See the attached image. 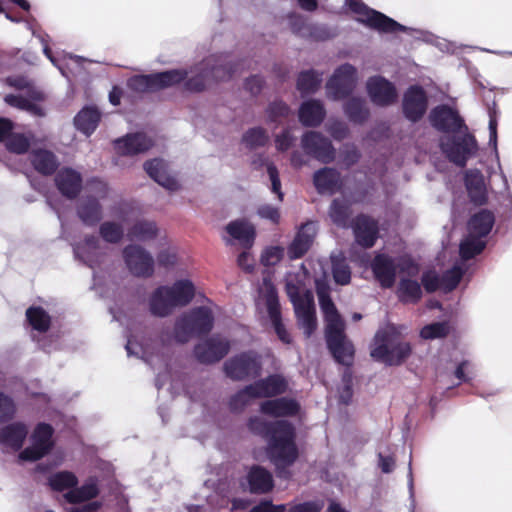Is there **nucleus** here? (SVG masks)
I'll return each mask as SVG.
<instances>
[{
	"label": "nucleus",
	"mask_w": 512,
	"mask_h": 512,
	"mask_svg": "<svg viewBox=\"0 0 512 512\" xmlns=\"http://www.w3.org/2000/svg\"><path fill=\"white\" fill-rule=\"evenodd\" d=\"M194 296L195 287L190 280H178L172 286H160L150 297V312L154 316L166 317L174 308L188 305Z\"/></svg>",
	"instance_id": "nucleus-3"
},
{
	"label": "nucleus",
	"mask_w": 512,
	"mask_h": 512,
	"mask_svg": "<svg viewBox=\"0 0 512 512\" xmlns=\"http://www.w3.org/2000/svg\"><path fill=\"white\" fill-rule=\"evenodd\" d=\"M49 486L52 490L62 492L66 489L72 490L78 484L76 475L70 471H60L49 477Z\"/></svg>",
	"instance_id": "nucleus-45"
},
{
	"label": "nucleus",
	"mask_w": 512,
	"mask_h": 512,
	"mask_svg": "<svg viewBox=\"0 0 512 512\" xmlns=\"http://www.w3.org/2000/svg\"><path fill=\"white\" fill-rule=\"evenodd\" d=\"M15 413V405L13 400L0 392V422H5L11 419Z\"/></svg>",
	"instance_id": "nucleus-60"
},
{
	"label": "nucleus",
	"mask_w": 512,
	"mask_h": 512,
	"mask_svg": "<svg viewBox=\"0 0 512 512\" xmlns=\"http://www.w3.org/2000/svg\"><path fill=\"white\" fill-rule=\"evenodd\" d=\"M486 247L481 237L470 236L460 243L459 254L463 260H470L479 255Z\"/></svg>",
	"instance_id": "nucleus-46"
},
{
	"label": "nucleus",
	"mask_w": 512,
	"mask_h": 512,
	"mask_svg": "<svg viewBox=\"0 0 512 512\" xmlns=\"http://www.w3.org/2000/svg\"><path fill=\"white\" fill-rule=\"evenodd\" d=\"M357 70L351 64H343L338 67L327 82V91L335 100L348 97L355 89Z\"/></svg>",
	"instance_id": "nucleus-13"
},
{
	"label": "nucleus",
	"mask_w": 512,
	"mask_h": 512,
	"mask_svg": "<svg viewBox=\"0 0 512 512\" xmlns=\"http://www.w3.org/2000/svg\"><path fill=\"white\" fill-rule=\"evenodd\" d=\"M322 82V74L313 69L302 71L297 78V89L301 94L314 93Z\"/></svg>",
	"instance_id": "nucleus-43"
},
{
	"label": "nucleus",
	"mask_w": 512,
	"mask_h": 512,
	"mask_svg": "<svg viewBox=\"0 0 512 512\" xmlns=\"http://www.w3.org/2000/svg\"><path fill=\"white\" fill-rule=\"evenodd\" d=\"M374 278L384 289H390L396 281L397 266L394 259L385 253L376 254L371 262Z\"/></svg>",
	"instance_id": "nucleus-19"
},
{
	"label": "nucleus",
	"mask_w": 512,
	"mask_h": 512,
	"mask_svg": "<svg viewBox=\"0 0 512 512\" xmlns=\"http://www.w3.org/2000/svg\"><path fill=\"white\" fill-rule=\"evenodd\" d=\"M465 186L471 202L476 205H483L487 202V192L483 175L479 171H470L466 174Z\"/></svg>",
	"instance_id": "nucleus-34"
},
{
	"label": "nucleus",
	"mask_w": 512,
	"mask_h": 512,
	"mask_svg": "<svg viewBox=\"0 0 512 512\" xmlns=\"http://www.w3.org/2000/svg\"><path fill=\"white\" fill-rule=\"evenodd\" d=\"M318 301L326 321L325 329L345 324L331 296L318 299Z\"/></svg>",
	"instance_id": "nucleus-44"
},
{
	"label": "nucleus",
	"mask_w": 512,
	"mask_h": 512,
	"mask_svg": "<svg viewBox=\"0 0 512 512\" xmlns=\"http://www.w3.org/2000/svg\"><path fill=\"white\" fill-rule=\"evenodd\" d=\"M246 480L252 494H266L274 488L271 472L260 465H253L249 469Z\"/></svg>",
	"instance_id": "nucleus-27"
},
{
	"label": "nucleus",
	"mask_w": 512,
	"mask_h": 512,
	"mask_svg": "<svg viewBox=\"0 0 512 512\" xmlns=\"http://www.w3.org/2000/svg\"><path fill=\"white\" fill-rule=\"evenodd\" d=\"M355 241L361 247L368 249L375 245L379 228L378 222L366 214H359L351 221Z\"/></svg>",
	"instance_id": "nucleus-17"
},
{
	"label": "nucleus",
	"mask_w": 512,
	"mask_h": 512,
	"mask_svg": "<svg viewBox=\"0 0 512 512\" xmlns=\"http://www.w3.org/2000/svg\"><path fill=\"white\" fill-rule=\"evenodd\" d=\"M257 214L263 219L270 220L273 224H279L280 222L279 209L270 204L259 206L257 209Z\"/></svg>",
	"instance_id": "nucleus-63"
},
{
	"label": "nucleus",
	"mask_w": 512,
	"mask_h": 512,
	"mask_svg": "<svg viewBox=\"0 0 512 512\" xmlns=\"http://www.w3.org/2000/svg\"><path fill=\"white\" fill-rule=\"evenodd\" d=\"M429 98L425 89L418 84L409 86L402 97V114L411 123L420 122L427 113Z\"/></svg>",
	"instance_id": "nucleus-9"
},
{
	"label": "nucleus",
	"mask_w": 512,
	"mask_h": 512,
	"mask_svg": "<svg viewBox=\"0 0 512 512\" xmlns=\"http://www.w3.org/2000/svg\"><path fill=\"white\" fill-rule=\"evenodd\" d=\"M326 115L323 104L319 100L311 99L301 104L299 108V121L306 127L319 126Z\"/></svg>",
	"instance_id": "nucleus-29"
},
{
	"label": "nucleus",
	"mask_w": 512,
	"mask_h": 512,
	"mask_svg": "<svg viewBox=\"0 0 512 512\" xmlns=\"http://www.w3.org/2000/svg\"><path fill=\"white\" fill-rule=\"evenodd\" d=\"M344 112L349 121L354 124H363L370 116L366 101L358 97H352L345 102Z\"/></svg>",
	"instance_id": "nucleus-39"
},
{
	"label": "nucleus",
	"mask_w": 512,
	"mask_h": 512,
	"mask_svg": "<svg viewBox=\"0 0 512 512\" xmlns=\"http://www.w3.org/2000/svg\"><path fill=\"white\" fill-rule=\"evenodd\" d=\"M268 121L272 123H281L290 114V107L281 100L271 102L266 109Z\"/></svg>",
	"instance_id": "nucleus-54"
},
{
	"label": "nucleus",
	"mask_w": 512,
	"mask_h": 512,
	"mask_svg": "<svg viewBox=\"0 0 512 512\" xmlns=\"http://www.w3.org/2000/svg\"><path fill=\"white\" fill-rule=\"evenodd\" d=\"M367 92L371 101L381 107L392 105L397 100V91L393 83L381 76L369 78Z\"/></svg>",
	"instance_id": "nucleus-18"
},
{
	"label": "nucleus",
	"mask_w": 512,
	"mask_h": 512,
	"mask_svg": "<svg viewBox=\"0 0 512 512\" xmlns=\"http://www.w3.org/2000/svg\"><path fill=\"white\" fill-rule=\"evenodd\" d=\"M287 389L288 382L281 374H271L248 385V390H253L257 398L276 397L284 394Z\"/></svg>",
	"instance_id": "nucleus-22"
},
{
	"label": "nucleus",
	"mask_w": 512,
	"mask_h": 512,
	"mask_svg": "<svg viewBox=\"0 0 512 512\" xmlns=\"http://www.w3.org/2000/svg\"><path fill=\"white\" fill-rule=\"evenodd\" d=\"M327 348L335 361L344 366H351L354 361L355 349L347 338L345 324L325 329Z\"/></svg>",
	"instance_id": "nucleus-7"
},
{
	"label": "nucleus",
	"mask_w": 512,
	"mask_h": 512,
	"mask_svg": "<svg viewBox=\"0 0 512 512\" xmlns=\"http://www.w3.org/2000/svg\"><path fill=\"white\" fill-rule=\"evenodd\" d=\"M451 332V325L448 321L433 322L425 325L420 330V337L425 340L442 339Z\"/></svg>",
	"instance_id": "nucleus-47"
},
{
	"label": "nucleus",
	"mask_w": 512,
	"mask_h": 512,
	"mask_svg": "<svg viewBox=\"0 0 512 512\" xmlns=\"http://www.w3.org/2000/svg\"><path fill=\"white\" fill-rule=\"evenodd\" d=\"M396 297L403 305H416L423 296L421 284L411 278H401L395 291Z\"/></svg>",
	"instance_id": "nucleus-30"
},
{
	"label": "nucleus",
	"mask_w": 512,
	"mask_h": 512,
	"mask_svg": "<svg viewBox=\"0 0 512 512\" xmlns=\"http://www.w3.org/2000/svg\"><path fill=\"white\" fill-rule=\"evenodd\" d=\"M101 113L96 107L86 106L74 117L75 127L87 136H90L98 127Z\"/></svg>",
	"instance_id": "nucleus-35"
},
{
	"label": "nucleus",
	"mask_w": 512,
	"mask_h": 512,
	"mask_svg": "<svg viewBox=\"0 0 512 512\" xmlns=\"http://www.w3.org/2000/svg\"><path fill=\"white\" fill-rule=\"evenodd\" d=\"M229 350V341L214 335L195 345L194 355L201 364H214L223 359Z\"/></svg>",
	"instance_id": "nucleus-16"
},
{
	"label": "nucleus",
	"mask_w": 512,
	"mask_h": 512,
	"mask_svg": "<svg viewBox=\"0 0 512 512\" xmlns=\"http://www.w3.org/2000/svg\"><path fill=\"white\" fill-rule=\"evenodd\" d=\"M329 215L334 224L338 227L348 228L351 225V205L344 199L336 198L332 201L329 209Z\"/></svg>",
	"instance_id": "nucleus-40"
},
{
	"label": "nucleus",
	"mask_w": 512,
	"mask_h": 512,
	"mask_svg": "<svg viewBox=\"0 0 512 512\" xmlns=\"http://www.w3.org/2000/svg\"><path fill=\"white\" fill-rule=\"evenodd\" d=\"M428 120L430 125L441 133L456 134L467 129L459 112L447 104H440L431 109Z\"/></svg>",
	"instance_id": "nucleus-10"
},
{
	"label": "nucleus",
	"mask_w": 512,
	"mask_h": 512,
	"mask_svg": "<svg viewBox=\"0 0 512 512\" xmlns=\"http://www.w3.org/2000/svg\"><path fill=\"white\" fill-rule=\"evenodd\" d=\"M26 318L31 327L41 333L47 332L51 326V317L41 306L29 307Z\"/></svg>",
	"instance_id": "nucleus-42"
},
{
	"label": "nucleus",
	"mask_w": 512,
	"mask_h": 512,
	"mask_svg": "<svg viewBox=\"0 0 512 512\" xmlns=\"http://www.w3.org/2000/svg\"><path fill=\"white\" fill-rule=\"evenodd\" d=\"M99 494V488L96 482L90 481L84 483L81 487H74L69 490L65 495V499L71 504H77L84 501L94 499Z\"/></svg>",
	"instance_id": "nucleus-41"
},
{
	"label": "nucleus",
	"mask_w": 512,
	"mask_h": 512,
	"mask_svg": "<svg viewBox=\"0 0 512 512\" xmlns=\"http://www.w3.org/2000/svg\"><path fill=\"white\" fill-rule=\"evenodd\" d=\"M409 342L403 341L394 326L379 329L373 339L370 355L388 366H399L411 355Z\"/></svg>",
	"instance_id": "nucleus-2"
},
{
	"label": "nucleus",
	"mask_w": 512,
	"mask_h": 512,
	"mask_svg": "<svg viewBox=\"0 0 512 512\" xmlns=\"http://www.w3.org/2000/svg\"><path fill=\"white\" fill-rule=\"evenodd\" d=\"M261 365L252 352H242L224 363V372L227 377L235 381L247 379L249 376H258Z\"/></svg>",
	"instance_id": "nucleus-15"
},
{
	"label": "nucleus",
	"mask_w": 512,
	"mask_h": 512,
	"mask_svg": "<svg viewBox=\"0 0 512 512\" xmlns=\"http://www.w3.org/2000/svg\"><path fill=\"white\" fill-rule=\"evenodd\" d=\"M256 398L257 397H254L253 390H248L247 385L230 397L229 409L231 412L234 413L242 412L245 409V407L250 403L251 399Z\"/></svg>",
	"instance_id": "nucleus-50"
},
{
	"label": "nucleus",
	"mask_w": 512,
	"mask_h": 512,
	"mask_svg": "<svg viewBox=\"0 0 512 512\" xmlns=\"http://www.w3.org/2000/svg\"><path fill=\"white\" fill-rule=\"evenodd\" d=\"M269 141L267 131L262 127H253L248 129L242 136V142L252 150L258 147H264Z\"/></svg>",
	"instance_id": "nucleus-48"
},
{
	"label": "nucleus",
	"mask_w": 512,
	"mask_h": 512,
	"mask_svg": "<svg viewBox=\"0 0 512 512\" xmlns=\"http://www.w3.org/2000/svg\"><path fill=\"white\" fill-rule=\"evenodd\" d=\"M208 72L203 71L195 76L188 78L184 82V87L190 92H202L206 88Z\"/></svg>",
	"instance_id": "nucleus-57"
},
{
	"label": "nucleus",
	"mask_w": 512,
	"mask_h": 512,
	"mask_svg": "<svg viewBox=\"0 0 512 512\" xmlns=\"http://www.w3.org/2000/svg\"><path fill=\"white\" fill-rule=\"evenodd\" d=\"M28 430L24 423L15 422L0 429V443L14 450H19L27 436Z\"/></svg>",
	"instance_id": "nucleus-32"
},
{
	"label": "nucleus",
	"mask_w": 512,
	"mask_h": 512,
	"mask_svg": "<svg viewBox=\"0 0 512 512\" xmlns=\"http://www.w3.org/2000/svg\"><path fill=\"white\" fill-rule=\"evenodd\" d=\"M153 145V140L143 132L127 134L123 138L114 141L115 150L122 156H134L145 153Z\"/></svg>",
	"instance_id": "nucleus-20"
},
{
	"label": "nucleus",
	"mask_w": 512,
	"mask_h": 512,
	"mask_svg": "<svg viewBox=\"0 0 512 512\" xmlns=\"http://www.w3.org/2000/svg\"><path fill=\"white\" fill-rule=\"evenodd\" d=\"M158 235L156 222L148 220L136 221L127 232V238L131 241L146 242L153 240Z\"/></svg>",
	"instance_id": "nucleus-38"
},
{
	"label": "nucleus",
	"mask_w": 512,
	"mask_h": 512,
	"mask_svg": "<svg viewBox=\"0 0 512 512\" xmlns=\"http://www.w3.org/2000/svg\"><path fill=\"white\" fill-rule=\"evenodd\" d=\"M342 162L346 165V167H351L358 163L361 158V153L357 149V147L353 144L345 145L342 151Z\"/></svg>",
	"instance_id": "nucleus-62"
},
{
	"label": "nucleus",
	"mask_w": 512,
	"mask_h": 512,
	"mask_svg": "<svg viewBox=\"0 0 512 512\" xmlns=\"http://www.w3.org/2000/svg\"><path fill=\"white\" fill-rule=\"evenodd\" d=\"M304 152L314 159L329 164L334 161L336 150L329 138L317 131H307L301 138Z\"/></svg>",
	"instance_id": "nucleus-12"
},
{
	"label": "nucleus",
	"mask_w": 512,
	"mask_h": 512,
	"mask_svg": "<svg viewBox=\"0 0 512 512\" xmlns=\"http://www.w3.org/2000/svg\"><path fill=\"white\" fill-rule=\"evenodd\" d=\"M247 428L253 435L265 440L266 454L275 467L277 477L290 479L292 473L289 468L299 458L295 426L288 420L267 421L252 416L247 421Z\"/></svg>",
	"instance_id": "nucleus-1"
},
{
	"label": "nucleus",
	"mask_w": 512,
	"mask_h": 512,
	"mask_svg": "<svg viewBox=\"0 0 512 512\" xmlns=\"http://www.w3.org/2000/svg\"><path fill=\"white\" fill-rule=\"evenodd\" d=\"M214 326V316L210 308L200 306L191 309L177 318L174 337L178 343H187L192 337L208 335Z\"/></svg>",
	"instance_id": "nucleus-4"
},
{
	"label": "nucleus",
	"mask_w": 512,
	"mask_h": 512,
	"mask_svg": "<svg viewBox=\"0 0 512 512\" xmlns=\"http://www.w3.org/2000/svg\"><path fill=\"white\" fill-rule=\"evenodd\" d=\"M290 27L292 32L296 35L306 36L313 34L312 28L301 15H293L290 17Z\"/></svg>",
	"instance_id": "nucleus-59"
},
{
	"label": "nucleus",
	"mask_w": 512,
	"mask_h": 512,
	"mask_svg": "<svg viewBox=\"0 0 512 512\" xmlns=\"http://www.w3.org/2000/svg\"><path fill=\"white\" fill-rule=\"evenodd\" d=\"M441 150L454 164L464 167L468 159L477 152V142L473 135L465 134L440 143Z\"/></svg>",
	"instance_id": "nucleus-14"
},
{
	"label": "nucleus",
	"mask_w": 512,
	"mask_h": 512,
	"mask_svg": "<svg viewBox=\"0 0 512 512\" xmlns=\"http://www.w3.org/2000/svg\"><path fill=\"white\" fill-rule=\"evenodd\" d=\"M284 257V248L281 246H269L261 254V263L270 267L277 265Z\"/></svg>",
	"instance_id": "nucleus-56"
},
{
	"label": "nucleus",
	"mask_w": 512,
	"mask_h": 512,
	"mask_svg": "<svg viewBox=\"0 0 512 512\" xmlns=\"http://www.w3.org/2000/svg\"><path fill=\"white\" fill-rule=\"evenodd\" d=\"M32 167L43 176H51L56 173L59 161L56 155L47 149H34L29 154Z\"/></svg>",
	"instance_id": "nucleus-28"
},
{
	"label": "nucleus",
	"mask_w": 512,
	"mask_h": 512,
	"mask_svg": "<svg viewBox=\"0 0 512 512\" xmlns=\"http://www.w3.org/2000/svg\"><path fill=\"white\" fill-rule=\"evenodd\" d=\"M421 284L427 293H434L441 289L440 276L435 271H426L421 276Z\"/></svg>",
	"instance_id": "nucleus-58"
},
{
	"label": "nucleus",
	"mask_w": 512,
	"mask_h": 512,
	"mask_svg": "<svg viewBox=\"0 0 512 512\" xmlns=\"http://www.w3.org/2000/svg\"><path fill=\"white\" fill-rule=\"evenodd\" d=\"M332 275L336 284L347 285L351 281V270L344 259H332Z\"/></svg>",
	"instance_id": "nucleus-53"
},
{
	"label": "nucleus",
	"mask_w": 512,
	"mask_h": 512,
	"mask_svg": "<svg viewBox=\"0 0 512 512\" xmlns=\"http://www.w3.org/2000/svg\"><path fill=\"white\" fill-rule=\"evenodd\" d=\"M55 186L62 196L76 199L82 190V176L73 168L64 167L54 177Z\"/></svg>",
	"instance_id": "nucleus-21"
},
{
	"label": "nucleus",
	"mask_w": 512,
	"mask_h": 512,
	"mask_svg": "<svg viewBox=\"0 0 512 512\" xmlns=\"http://www.w3.org/2000/svg\"><path fill=\"white\" fill-rule=\"evenodd\" d=\"M286 505L279 504L275 505L271 500H262L257 505H255L250 512H285Z\"/></svg>",
	"instance_id": "nucleus-64"
},
{
	"label": "nucleus",
	"mask_w": 512,
	"mask_h": 512,
	"mask_svg": "<svg viewBox=\"0 0 512 512\" xmlns=\"http://www.w3.org/2000/svg\"><path fill=\"white\" fill-rule=\"evenodd\" d=\"M77 215L87 226H95L102 219V206L96 197L84 198L77 207Z\"/></svg>",
	"instance_id": "nucleus-33"
},
{
	"label": "nucleus",
	"mask_w": 512,
	"mask_h": 512,
	"mask_svg": "<svg viewBox=\"0 0 512 512\" xmlns=\"http://www.w3.org/2000/svg\"><path fill=\"white\" fill-rule=\"evenodd\" d=\"M494 214L489 210H481L475 213L468 221L469 234L477 237H486L493 228Z\"/></svg>",
	"instance_id": "nucleus-36"
},
{
	"label": "nucleus",
	"mask_w": 512,
	"mask_h": 512,
	"mask_svg": "<svg viewBox=\"0 0 512 512\" xmlns=\"http://www.w3.org/2000/svg\"><path fill=\"white\" fill-rule=\"evenodd\" d=\"M315 237V226L308 222L298 230L295 238L288 246V256L291 260L302 258L312 246Z\"/></svg>",
	"instance_id": "nucleus-26"
},
{
	"label": "nucleus",
	"mask_w": 512,
	"mask_h": 512,
	"mask_svg": "<svg viewBox=\"0 0 512 512\" xmlns=\"http://www.w3.org/2000/svg\"><path fill=\"white\" fill-rule=\"evenodd\" d=\"M122 253L125 264L132 275L140 278H149L153 275L154 259L142 246L129 244Z\"/></svg>",
	"instance_id": "nucleus-11"
},
{
	"label": "nucleus",
	"mask_w": 512,
	"mask_h": 512,
	"mask_svg": "<svg viewBox=\"0 0 512 512\" xmlns=\"http://www.w3.org/2000/svg\"><path fill=\"white\" fill-rule=\"evenodd\" d=\"M267 173L271 181V191L277 195L279 201H283L284 194L281 190L279 171L273 163L267 165Z\"/></svg>",
	"instance_id": "nucleus-61"
},
{
	"label": "nucleus",
	"mask_w": 512,
	"mask_h": 512,
	"mask_svg": "<svg viewBox=\"0 0 512 512\" xmlns=\"http://www.w3.org/2000/svg\"><path fill=\"white\" fill-rule=\"evenodd\" d=\"M298 325L305 334L306 338H310L317 328V319L313 301L305 304H298L294 308Z\"/></svg>",
	"instance_id": "nucleus-37"
},
{
	"label": "nucleus",
	"mask_w": 512,
	"mask_h": 512,
	"mask_svg": "<svg viewBox=\"0 0 512 512\" xmlns=\"http://www.w3.org/2000/svg\"><path fill=\"white\" fill-rule=\"evenodd\" d=\"M99 233L102 239L108 243H119L124 235L122 226L113 221L103 222L99 227Z\"/></svg>",
	"instance_id": "nucleus-49"
},
{
	"label": "nucleus",
	"mask_w": 512,
	"mask_h": 512,
	"mask_svg": "<svg viewBox=\"0 0 512 512\" xmlns=\"http://www.w3.org/2000/svg\"><path fill=\"white\" fill-rule=\"evenodd\" d=\"M143 167L149 177L167 190L177 191L180 188L175 177L168 173V165L164 160L158 158L147 160Z\"/></svg>",
	"instance_id": "nucleus-24"
},
{
	"label": "nucleus",
	"mask_w": 512,
	"mask_h": 512,
	"mask_svg": "<svg viewBox=\"0 0 512 512\" xmlns=\"http://www.w3.org/2000/svg\"><path fill=\"white\" fill-rule=\"evenodd\" d=\"M30 147L29 139L21 133H13L6 140V148L8 151L16 154H25Z\"/></svg>",
	"instance_id": "nucleus-55"
},
{
	"label": "nucleus",
	"mask_w": 512,
	"mask_h": 512,
	"mask_svg": "<svg viewBox=\"0 0 512 512\" xmlns=\"http://www.w3.org/2000/svg\"><path fill=\"white\" fill-rule=\"evenodd\" d=\"M54 429L48 423H38L31 435V446L26 447L19 454L23 461H37L46 456L54 447Z\"/></svg>",
	"instance_id": "nucleus-8"
},
{
	"label": "nucleus",
	"mask_w": 512,
	"mask_h": 512,
	"mask_svg": "<svg viewBox=\"0 0 512 512\" xmlns=\"http://www.w3.org/2000/svg\"><path fill=\"white\" fill-rule=\"evenodd\" d=\"M300 409L298 401L288 397L266 400L260 405V411L263 414L275 418L294 417L300 412Z\"/></svg>",
	"instance_id": "nucleus-23"
},
{
	"label": "nucleus",
	"mask_w": 512,
	"mask_h": 512,
	"mask_svg": "<svg viewBox=\"0 0 512 512\" xmlns=\"http://www.w3.org/2000/svg\"><path fill=\"white\" fill-rule=\"evenodd\" d=\"M349 9L357 15V22L380 33L406 32L407 27L387 15L368 7L361 0H346Z\"/></svg>",
	"instance_id": "nucleus-5"
},
{
	"label": "nucleus",
	"mask_w": 512,
	"mask_h": 512,
	"mask_svg": "<svg viewBox=\"0 0 512 512\" xmlns=\"http://www.w3.org/2000/svg\"><path fill=\"white\" fill-rule=\"evenodd\" d=\"M463 277V270L459 266H454L446 270L441 276V289L449 293L457 288Z\"/></svg>",
	"instance_id": "nucleus-51"
},
{
	"label": "nucleus",
	"mask_w": 512,
	"mask_h": 512,
	"mask_svg": "<svg viewBox=\"0 0 512 512\" xmlns=\"http://www.w3.org/2000/svg\"><path fill=\"white\" fill-rule=\"evenodd\" d=\"M227 233L241 244L245 249H250L255 241L256 231L254 226L246 220L231 221L226 226Z\"/></svg>",
	"instance_id": "nucleus-31"
},
{
	"label": "nucleus",
	"mask_w": 512,
	"mask_h": 512,
	"mask_svg": "<svg viewBox=\"0 0 512 512\" xmlns=\"http://www.w3.org/2000/svg\"><path fill=\"white\" fill-rule=\"evenodd\" d=\"M187 78V72L172 69L148 75H134L128 79V87L135 92H156L181 83Z\"/></svg>",
	"instance_id": "nucleus-6"
},
{
	"label": "nucleus",
	"mask_w": 512,
	"mask_h": 512,
	"mask_svg": "<svg viewBox=\"0 0 512 512\" xmlns=\"http://www.w3.org/2000/svg\"><path fill=\"white\" fill-rule=\"evenodd\" d=\"M313 184L319 194L333 195L342 187L341 174L335 168L323 167L314 173Z\"/></svg>",
	"instance_id": "nucleus-25"
},
{
	"label": "nucleus",
	"mask_w": 512,
	"mask_h": 512,
	"mask_svg": "<svg viewBox=\"0 0 512 512\" xmlns=\"http://www.w3.org/2000/svg\"><path fill=\"white\" fill-rule=\"evenodd\" d=\"M239 63L226 62L211 66L208 75L217 82L227 81L238 71Z\"/></svg>",
	"instance_id": "nucleus-52"
}]
</instances>
